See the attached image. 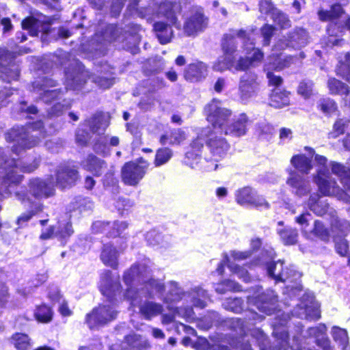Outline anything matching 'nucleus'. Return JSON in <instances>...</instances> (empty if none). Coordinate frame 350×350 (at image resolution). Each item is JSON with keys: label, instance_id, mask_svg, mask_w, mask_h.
Returning a JSON list of instances; mask_svg holds the SVG:
<instances>
[{"label": "nucleus", "instance_id": "f257e3e1", "mask_svg": "<svg viewBox=\"0 0 350 350\" xmlns=\"http://www.w3.org/2000/svg\"><path fill=\"white\" fill-rule=\"evenodd\" d=\"M29 191H17L16 198L22 203H29V208L22 213L16 219L18 228H23L35 216L43 212L44 206L42 202L33 201L30 197L36 200L47 199L55 195L54 184L41 178H32L27 183Z\"/></svg>", "mask_w": 350, "mask_h": 350}, {"label": "nucleus", "instance_id": "f03ea898", "mask_svg": "<svg viewBox=\"0 0 350 350\" xmlns=\"http://www.w3.org/2000/svg\"><path fill=\"white\" fill-rule=\"evenodd\" d=\"M100 292L107 298L109 301H126L129 303L131 308H136L142 301L140 292L137 288L134 286H126V288L123 290L119 281L111 282L104 286L100 289Z\"/></svg>", "mask_w": 350, "mask_h": 350}, {"label": "nucleus", "instance_id": "7ed1b4c3", "mask_svg": "<svg viewBox=\"0 0 350 350\" xmlns=\"http://www.w3.org/2000/svg\"><path fill=\"white\" fill-rule=\"evenodd\" d=\"M220 46L223 55L217 59L212 68L214 71L222 72L231 70L234 66L237 52L235 36L224 33L221 39Z\"/></svg>", "mask_w": 350, "mask_h": 350}, {"label": "nucleus", "instance_id": "20e7f679", "mask_svg": "<svg viewBox=\"0 0 350 350\" xmlns=\"http://www.w3.org/2000/svg\"><path fill=\"white\" fill-rule=\"evenodd\" d=\"M203 112L206 120L209 122L212 129H219L221 133H225L230 117L231 110L220 106V100L217 98H213L204 107Z\"/></svg>", "mask_w": 350, "mask_h": 350}, {"label": "nucleus", "instance_id": "39448f33", "mask_svg": "<svg viewBox=\"0 0 350 350\" xmlns=\"http://www.w3.org/2000/svg\"><path fill=\"white\" fill-rule=\"evenodd\" d=\"M54 185L61 191L70 189L80 180L81 174L77 167L70 162L59 163L54 171Z\"/></svg>", "mask_w": 350, "mask_h": 350}, {"label": "nucleus", "instance_id": "423d86ee", "mask_svg": "<svg viewBox=\"0 0 350 350\" xmlns=\"http://www.w3.org/2000/svg\"><path fill=\"white\" fill-rule=\"evenodd\" d=\"M149 163L144 157L126 162L121 168V179L128 186H137L145 176Z\"/></svg>", "mask_w": 350, "mask_h": 350}, {"label": "nucleus", "instance_id": "0eeeda50", "mask_svg": "<svg viewBox=\"0 0 350 350\" xmlns=\"http://www.w3.org/2000/svg\"><path fill=\"white\" fill-rule=\"evenodd\" d=\"M236 202L241 206H250L258 210H268L271 205L265 197L250 185L243 186L235 191Z\"/></svg>", "mask_w": 350, "mask_h": 350}, {"label": "nucleus", "instance_id": "6e6552de", "mask_svg": "<svg viewBox=\"0 0 350 350\" xmlns=\"http://www.w3.org/2000/svg\"><path fill=\"white\" fill-rule=\"evenodd\" d=\"M117 311L111 306L100 304L86 314L85 321L90 329L102 327L116 319Z\"/></svg>", "mask_w": 350, "mask_h": 350}, {"label": "nucleus", "instance_id": "1a4fd4ad", "mask_svg": "<svg viewBox=\"0 0 350 350\" xmlns=\"http://www.w3.org/2000/svg\"><path fill=\"white\" fill-rule=\"evenodd\" d=\"M207 132L206 147L214 159L218 161L227 155L230 145L225 137L218 135L211 127L208 126Z\"/></svg>", "mask_w": 350, "mask_h": 350}, {"label": "nucleus", "instance_id": "9d476101", "mask_svg": "<svg viewBox=\"0 0 350 350\" xmlns=\"http://www.w3.org/2000/svg\"><path fill=\"white\" fill-rule=\"evenodd\" d=\"M6 140L16 142L12 147V151L18 155L22 151L30 149L36 145L35 139H29L23 129H11L6 133Z\"/></svg>", "mask_w": 350, "mask_h": 350}, {"label": "nucleus", "instance_id": "9b49d317", "mask_svg": "<svg viewBox=\"0 0 350 350\" xmlns=\"http://www.w3.org/2000/svg\"><path fill=\"white\" fill-rule=\"evenodd\" d=\"M83 170L90 173L94 177H100L107 170V162L94 153H89L80 162Z\"/></svg>", "mask_w": 350, "mask_h": 350}, {"label": "nucleus", "instance_id": "f8f14e48", "mask_svg": "<svg viewBox=\"0 0 350 350\" xmlns=\"http://www.w3.org/2000/svg\"><path fill=\"white\" fill-rule=\"evenodd\" d=\"M259 89L258 76L254 72H245L240 79L239 92L242 100L255 96Z\"/></svg>", "mask_w": 350, "mask_h": 350}, {"label": "nucleus", "instance_id": "ddd939ff", "mask_svg": "<svg viewBox=\"0 0 350 350\" xmlns=\"http://www.w3.org/2000/svg\"><path fill=\"white\" fill-rule=\"evenodd\" d=\"M17 159H12L10 163L5 166V174L1 180V185L5 187V193L10 195L12 191L11 187L18 186L23 181V175L17 174L16 169L18 167Z\"/></svg>", "mask_w": 350, "mask_h": 350}, {"label": "nucleus", "instance_id": "4468645a", "mask_svg": "<svg viewBox=\"0 0 350 350\" xmlns=\"http://www.w3.org/2000/svg\"><path fill=\"white\" fill-rule=\"evenodd\" d=\"M309 33L306 29L295 27L289 31L282 40L286 46L295 49H300L308 43Z\"/></svg>", "mask_w": 350, "mask_h": 350}, {"label": "nucleus", "instance_id": "2eb2a0df", "mask_svg": "<svg viewBox=\"0 0 350 350\" xmlns=\"http://www.w3.org/2000/svg\"><path fill=\"white\" fill-rule=\"evenodd\" d=\"M207 75L208 66L200 60L187 64L183 71L184 79L190 83L202 81Z\"/></svg>", "mask_w": 350, "mask_h": 350}, {"label": "nucleus", "instance_id": "dca6fc26", "mask_svg": "<svg viewBox=\"0 0 350 350\" xmlns=\"http://www.w3.org/2000/svg\"><path fill=\"white\" fill-rule=\"evenodd\" d=\"M159 8L161 13L171 26L177 29H181V24L178 20V15L182 12V6L179 2L165 1L161 3Z\"/></svg>", "mask_w": 350, "mask_h": 350}, {"label": "nucleus", "instance_id": "f3484780", "mask_svg": "<svg viewBox=\"0 0 350 350\" xmlns=\"http://www.w3.org/2000/svg\"><path fill=\"white\" fill-rule=\"evenodd\" d=\"M206 27V18L201 12H196L185 21L183 31L187 36H195Z\"/></svg>", "mask_w": 350, "mask_h": 350}, {"label": "nucleus", "instance_id": "a211bd4d", "mask_svg": "<svg viewBox=\"0 0 350 350\" xmlns=\"http://www.w3.org/2000/svg\"><path fill=\"white\" fill-rule=\"evenodd\" d=\"M208 126L203 128L197 136L189 144V149L186 152L185 156L188 159H195L200 157L204 145H206V135H208Z\"/></svg>", "mask_w": 350, "mask_h": 350}, {"label": "nucleus", "instance_id": "6ab92c4d", "mask_svg": "<svg viewBox=\"0 0 350 350\" xmlns=\"http://www.w3.org/2000/svg\"><path fill=\"white\" fill-rule=\"evenodd\" d=\"M288 269L284 265V261H271L267 263L268 275L276 282H285L288 278Z\"/></svg>", "mask_w": 350, "mask_h": 350}, {"label": "nucleus", "instance_id": "aec40b11", "mask_svg": "<svg viewBox=\"0 0 350 350\" xmlns=\"http://www.w3.org/2000/svg\"><path fill=\"white\" fill-rule=\"evenodd\" d=\"M100 258L105 266L110 267L113 269H118V252L113 244H103Z\"/></svg>", "mask_w": 350, "mask_h": 350}, {"label": "nucleus", "instance_id": "412c9836", "mask_svg": "<svg viewBox=\"0 0 350 350\" xmlns=\"http://www.w3.org/2000/svg\"><path fill=\"white\" fill-rule=\"evenodd\" d=\"M345 14V10L342 5L339 3L332 4L329 10L319 9L317 12L319 19L322 22H332L336 24L342 16Z\"/></svg>", "mask_w": 350, "mask_h": 350}, {"label": "nucleus", "instance_id": "4be33fe9", "mask_svg": "<svg viewBox=\"0 0 350 350\" xmlns=\"http://www.w3.org/2000/svg\"><path fill=\"white\" fill-rule=\"evenodd\" d=\"M248 118L245 113H241L237 119L230 124L228 123L225 129V135H231L237 137L244 135L247 132Z\"/></svg>", "mask_w": 350, "mask_h": 350}, {"label": "nucleus", "instance_id": "5701e85b", "mask_svg": "<svg viewBox=\"0 0 350 350\" xmlns=\"http://www.w3.org/2000/svg\"><path fill=\"white\" fill-rule=\"evenodd\" d=\"M90 130L93 133L105 131L110 124V116L103 111H97L88 120Z\"/></svg>", "mask_w": 350, "mask_h": 350}, {"label": "nucleus", "instance_id": "b1692460", "mask_svg": "<svg viewBox=\"0 0 350 350\" xmlns=\"http://www.w3.org/2000/svg\"><path fill=\"white\" fill-rule=\"evenodd\" d=\"M286 183L295 190V193L304 196L310 192L308 182L296 172H292L288 178Z\"/></svg>", "mask_w": 350, "mask_h": 350}, {"label": "nucleus", "instance_id": "393cba45", "mask_svg": "<svg viewBox=\"0 0 350 350\" xmlns=\"http://www.w3.org/2000/svg\"><path fill=\"white\" fill-rule=\"evenodd\" d=\"M291 164L301 174H308L312 169V159L305 154H294L291 159Z\"/></svg>", "mask_w": 350, "mask_h": 350}, {"label": "nucleus", "instance_id": "a878e982", "mask_svg": "<svg viewBox=\"0 0 350 350\" xmlns=\"http://www.w3.org/2000/svg\"><path fill=\"white\" fill-rule=\"evenodd\" d=\"M293 57L291 55L282 56V54H272L269 56L267 64V69L270 70L280 71L292 64Z\"/></svg>", "mask_w": 350, "mask_h": 350}, {"label": "nucleus", "instance_id": "bb28decb", "mask_svg": "<svg viewBox=\"0 0 350 350\" xmlns=\"http://www.w3.org/2000/svg\"><path fill=\"white\" fill-rule=\"evenodd\" d=\"M138 306L139 313L146 320L161 314L163 310L161 304L152 301H146Z\"/></svg>", "mask_w": 350, "mask_h": 350}, {"label": "nucleus", "instance_id": "cd10ccee", "mask_svg": "<svg viewBox=\"0 0 350 350\" xmlns=\"http://www.w3.org/2000/svg\"><path fill=\"white\" fill-rule=\"evenodd\" d=\"M330 230L334 234V239L345 238L350 232V222L337 216L333 217L330 221Z\"/></svg>", "mask_w": 350, "mask_h": 350}, {"label": "nucleus", "instance_id": "c85d7f7f", "mask_svg": "<svg viewBox=\"0 0 350 350\" xmlns=\"http://www.w3.org/2000/svg\"><path fill=\"white\" fill-rule=\"evenodd\" d=\"M171 25L163 21L155 22L153 25V29L161 44L169 43L173 37V31Z\"/></svg>", "mask_w": 350, "mask_h": 350}, {"label": "nucleus", "instance_id": "c756f323", "mask_svg": "<svg viewBox=\"0 0 350 350\" xmlns=\"http://www.w3.org/2000/svg\"><path fill=\"white\" fill-rule=\"evenodd\" d=\"M186 139V133L181 129H174L161 135L159 142L162 145H180Z\"/></svg>", "mask_w": 350, "mask_h": 350}, {"label": "nucleus", "instance_id": "7c9ffc66", "mask_svg": "<svg viewBox=\"0 0 350 350\" xmlns=\"http://www.w3.org/2000/svg\"><path fill=\"white\" fill-rule=\"evenodd\" d=\"M124 341L129 350H146L150 347L147 340H144L140 334L131 333L124 336Z\"/></svg>", "mask_w": 350, "mask_h": 350}, {"label": "nucleus", "instance_id": "2f4dec72", "mask_svg": "<svg viewBox=\"0 0 350 350\" xmlns=\"http://www.w3.org/2000/svg\"><path fill=\"white\" fill-rule=\"evenodd\" d=\"M254 302L257 308L267 315H271L274 313L275 306L270 296L265 293L256 295L254 298Z\"/></svg>", "mask_w": 350, "mask_h": 350}, {"label": "nucleus", "instance_id": "473e14b6", "mask_svg": "<svg viewBox=\"0 0 350 350\" xmlns=\"http://www.w3.org/2000/svg\"><path fill=\"white\" fill-rule=\"evenodd\" d=\"M290 92L285 90H273L269 97V105L274 108H282L290 105Z\"/></svg>", "mask_w": 350, "mask_h": 350}, {"label": "nucleus", "instance_id": "72a5a7b5", "mask_svg": "<svg viewBox=\"0 0 350 350\" xmlns=\"http://www.w3.org/2000/svg\"><path fill=\"white\" fill-rule=\"evenodd\" d=\"M75 230L72 227V224L70 221L66 222L58 221L56 226V239L65 245L70 238L74 234Z\"/></svg>", "mask_w": 350, "mask_h": 350}, {"label": "nucleus", "instance_id": "f704fd0d", "mask_svg": "<svg viewBox=\"0 0 350 350\" xmlns=\"http://www.w3.org/2000/svg\"><path fill=\"white\" fill-rule=\"evenodd\" d=\"M332 172L336 175L340 183L348 190H350V169L338 162H332Z\"/></svg>", "mask_w": 350, "mask_h": 350}, {"label": "nucleus", "instance_id": "c9c22d12", "mask_svg": "<svg viewBox=\"0 0 350 350\" xmlns=\"http://www.w3.org/2000/svg\"><path fill=\"white\" fill-rule=\"evenodd\" d=\"M327 85L329 92L332 95L347 96L350 94L349 85L335 77L329 78Z\"/></svg>", "mask_w": 350, "mask_h": 350}, {"label": "nucleus", "instance_id": "e433bc0d", "mask_svg": "<svg viewBox=\"0 0 350 350\" xmlns=\"http://www.w3.org/2000/svg\"><path fill=\"white\" fill-rule=\"evenodd\" d=\"M308 206L317 216L325 215L329 209V204L320 200L317 193L310 195L308 200Z\"/></svg>", "mask_w": 350, "mask_h": 350}, {"label": "nucleus", "instance_id": "4c0bfd02", "mask_svg": "<svg viewBox=\"0 0 350 350\" xmlns=\"http://www.w3.org/2000/svg\"><path fill=\"white\" fill-rule=\"evenodd\" d=\"M33 317L35 319L41 323H49L53 318V311L51 306L45 303H42L36 306Z\"/></svg>", "mask_w": 350, "mask_h": 350}, {"label": "nucleus", "instance_id": "58836bf2", "mask_svg": "<svg viewBox=\"0 0 350 350\" xmlns=\"http://www.w3.org/2000/svg\"><path fill=\"white\" fill-rule=\"evenodd\" d=\"M272 336L278 345L286 348L289 345V334L285 325L274 324L273 325Z\"/></svg>", "mask_w": 350, "mask_h": 350}, {"label": "nucleus", "instance_id": "ea45409f", "mask_svg": "<svg viewBox=\"0 0 350 350\" xmlns=\"http://www.w3.org/2000/svg\"><path fill=\"white\" fill-rule=\"evenodd\" d=\"M10 340L16 350H29L31 347V340L29 336L25 333H14Z\"/></svg>", "mask_w": 350, "mask_h": 350}, {"label": "nucleus", "instance_id": "a19ab883", "mask_svg": "<svg viewBox=\"0 0 350 350\" xmlns=\"http://www.w3.org/2000/svg\"><path fill=\"white\" fill-rule=\"evenodd\" d=\"M330 231L331 230L329 229L322 221L316 219L314 221L311 233L321 241L328 243L331 238Z\"/></svg>", "mask_w": 350, "mask_h": 350}, {"label": "nucleus", "instance_id": "79ce46f5", "mask_svg": "<svg viewBox=\"0 0 350 350\" xmlns=\"http://www.w3.org/2000/svg\"><path fill=\"white\" fill-rule=\"evenodd\" d=\"M143 284L146 289L148 297L153 298L152 292L157 294L163 295L165 291V285L163 282L158 279L150 278L143 282Z\"/></svg>", "mask_w": 350, "mask_h": 350}, {"label": "nucleus", "instance_id": "37998d69", "mask_svg": "<svg viewBox=\"0 0 350 350\" xmlns=\"http://www.w3.org/2000/svg\"><path fill=\"white\" fill-rule=\"evenodd\" d=\"M317 108L326 116H331L338 111L336 102L329 97L321 98L317 103Z\"/></svg>", "mask_w": 350, "mask_h": 350}, {"label": "nucleus", "instance_id": "c03bdc74", "mask_svg": "<svg viewBox=\"0 0 350 350\" xmlns=\"http://www.w3.org/2000/svg\"><path fill=\"white\" fill-rule=\"evenodd\" d=\"M182 299V293L179 291L178 288H174L170 289L165 296L162 298V301L167 304V308L169 310L174 312H178V308L172 307V305L176 304Z\"/></svg>", "mask_w": 350, "mask_h": 350}, {"label": "nucleus", "instance_id": "a18cd8bd", "mask_svg": "<svg viewBox=\"0 0 350 350\" xmlns=\"http://www.w3.org/2000/svg\"><path fill=\"white\" fill-rule=\"evenodd\" d=\"M173 151L167 147L159 148L156 150L154 165L155 167H160L166 164L172 157Z\"/></svg>", "mask_w": 350, "mask_h": 350}, {"label": "nucleus", "instance_id": "49530a36", "mask_svg": "<svg viewBox=\"0 0 350 350\" xmlns=\"http://www.w3.org/2000/svg\"><path fill=\"white\" fill-rule=\"evenodd\" d=\"M278 234L286 245H295L297 242L298 232L296 228H284L280 230Z\"/></svg>", "mask_w": 350, "mask_h": 350}, {"label": "nucleus", "instance_id": "de8ad7c7", "mask_svg": "<svg viewBox=\"0 0 350 350\" xmlns=\"http://www.w3.org/2000/svg\"><path fill=\"white\" fill-rule=\"evenodd\" d=\"M317 184L319 187V191L325 196H329L334 194L335 191V185L336 183L331 181L323 177L318 176L317 178Z\"/></svg>", "mask_w": 350, "mask_h": 350}, {"label": "nucleus", "instance_id": "09e8293b", "mask_svg": "<svg viewBox=\"0 0 350 350\" xmlns=\"http://www.w3.org/2000/svg\"><path fill=\"white\" fill-rule=\"evenodd\" d=\"M314 83L312 80L303 79L297 85V93L304 99H308L314 94Z\"/></svg>", "mask_w": 350, "mask_h": 350}, {"label": "nucleus", "instance_id": "8fccbe9b", "mask_svg": "<svg viewBox=\"0 0 350 350\" xmlns=\"http://www.w3.org/2000/svg\"><path fill=\"white\" fill-rule=\"evenodd\" d=\"M140 270V266L137 263H134L129 269L125 270L122 275V280L126 286H134V282L138 275Z\"/></svg>", "mask_w": 350, "mask_h": 350}, {"label": "nucleus", "instance_id": "3c124183", "mask_svg": "<svg viewBox=\"0 0 350 350\" xmlns=\"http://www.w3.org/2000/svg\"><path fill=\"white\" fill-rule=\"evenodd\" d=\"M20 72L17 69H13L8 66L0 65V79L5 83H11L17 81Z\"/></svg>", "mask_w": 350, "mask_h": 350}, {"label": "nucleus", "instance_id": "603ef678", "mask_svg": "<svg viewBox=\"0 0 350 350\" xmlns=\"http://www.w3.org/2000/svg\"><path fill=\"white\" fill-rule=\"evenodd\" d=\"M332 335L334 340L345 349L348 345V335L346 329L334 326L332 328Z\"/></svg>", "mask_w": 350, "mask_h": 350}, {"label": "nucleus", "instance_id": "864d4df0", "mask_svg": "<svg viewBox=\"0 0 350 350\" xmlns=\"http://www.w3.org/2000/svg\"><path fill=\"white\" fill-rule=\"evenodd\" d=\"M39 20L33 16H28L21 22L22 29L29 31L30 35L37 36L38 33Z\"/></svg>", "mask_w": 350, "mask_h": 350}, {"label": "nucleus", "instance_id": "5fc2aeb1", "mask_svg": "<svg viewBox=\"0 0 350 350\" xmlns=\"http://www.w3.org/2000/svg\"><path fill=\"white\" fill-rule=\"evenodd\" d=\"M271 18L281 29H286L291 27V21L288 16L280 10H276L271 14Z\"/></svg>", "mask_w": 350, "mask_h": 350}, {"label": "nucleus", "instance_id": "6e6d98bb", "mask_svg": "<svg viewBox=\"0 0 350 350\" xmlns=\"http://www.w3.org/2000/svg\"><path fill=\"white\" fill-rule=\"evenodd\" d=\"M217 291L219 293H225L227 291L240 292L242 291L241 286L237 282L225 279L218 284Z\"/></svg>", "mask_w": 350, "mask_h": 350}, {"label": "nucleus", "instance_id": "4d7b16f0", "mask_svg": "<svg viewBox=\"0 0 350 350\" xmlns=\"http://www.w3.org/2000/svg\"><path fill=\"white\" fill-rule=\"evenodd\" d=\"M128 228V224L126 221H109L107 231L114 234V237H107L109 239H115L119 237L121 234Z\"/></svg>", "mask_w": 350, "mask_h": 350}, {"label": "nucleus", "instance_id": "13d9d810", "mask_svg": "<svg viewBox=\"0 0 350 350\" xmlns=\"http://www.w3.org/2000/svg\"><path fill=\"white\" fill-rule=\"evenodd\" d=\"M275 27L267 23L264 24L260 29V33L262 37V45L264 46H269L271 38L275 31Z\"/></svg>", "mask_w": 350, "mask_h": 350}, {"label": "nucleus", "instance_id": "bf43d9fd", "mask_svg": "<svg viewBox=\"0 0 350 350\" xmlns=\"http://www.w3.org/2000/svg\"><path fill=\"white\" fill-rule=\"evenodd\" d=\"M109 221H96L92 224V230L94 234H104L105 237H114V234L107 231Z\"/></svg>", "mask_w": 350, "mask_h": 350}, {"label": "nucleus", "instance_id": "052dcab7", "mask_svg": "<svg viewBox=\"0 0 350 350\" xmlns=\"http://www.w3.org/2000/svg\"><path fill=\"white\" fill-rule=\"evenodd\" d=\"M244 301L241 297L228 298L226 308L233 312L239 313L243 309Z\"/></svg>", "mask_w": 350, "mask_h": 350}, {"label": "nucleus", "instance_id": "680f3d73", "mask_svg": "<svg viewBox=\"0 0 350 350\" xmlns=\"http://www.w3.org/2000/svg\"><path fill=\"white\" fill-rule=\"evenodd\" d=\"M334 248L336 252L342 257H345L349 254V242L345 238H339L338 240H335Z\"/></svg>", "mask_w": 350, "mask_h": 350}, {"label": "nucleus", "instance_id": "e2e57ef3", "mask_svg": "<svg viewBox=\"0 0 350 350\" xmlns=\"http://www.w3.org/2000/svg\"><path fill=\"white\" fill-rule=\"evenodd\" d=\"M229 327L232 331L243 334L245 332L247 325L245 321L242 319L232 318L229 322Z\"/></svg>", "mask_w": 350, "mask_h": 350}, {"label": "nucleus", "instance_id": "0e129e2a", "mask_svg": "<svg viewBox=\"0 0 350 350\" xmlns=\"http://www.w3.org/2000/svg\"><path fill=\"white\" fill-rule=\"evenodd\" d=\"M336 75L350 83V65L340 62L336 68Z\"/></svg>", "mask_w": 350, "mask_h": 350}, {"label": "nucleus", "instance_id": "69168bd1", "mask_svg": "<svg viewBox=\"0 0 350 350\" xmlns=\"http://www.w3.org/2000/svg\"><path fill=\"white\" fill-rule=\"evenodd\" d=\"M90 137L88 131L85 129H79L75 134V142L79 146L86 147L89 144Z\"/></svg>", "mask_w": 350, "mask_h": 350}, {"label": "nucleus", "instance_id": "338daca9", "mask_svg": "<svg viewBox=\"0 0 350 350\" xmlns=\"http://www.w3.org/2000/svg\"><path fill=\"white\" fill-rule=\"evenodd\" d=\"M93 81L99 88L105 90L110 88L113 85L114 79L112 77L109 78L101 76H97L94 79Z\"/></svg>", "mask_w": 350, "mask_h": 350}, {"label": "nucleus", "instance_id": "774afa93", "mask_svg": "<svg viewBox=\"0 0 350 350\" xmlns=\"http://www.w3.org/2000/svg\"><path fill=\"white\" fill-rule=\"evenodd\" d=\"M306 317L310 321H318L320 319L321 310L319 306H310L306 308Z\"/></svg>", "mask_w": 350, "mask_h": 350}]
</instances>
